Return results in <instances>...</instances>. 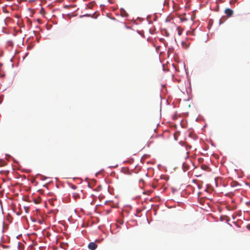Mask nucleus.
Wrapping results in <instances>:
<instances>
[{
	"mask_svg": "<svg viewBox=\"0 0 250 250\" xmlns=\"http://www.w3.org/2000/svg\"><path fill=\"white\" fill-rule=\"evenodd\" d=\"M125 27H126L127 29H130V28L129 27H127V26H125Z\"/></svg>",
	"mask_w": 250,
	"mask_h": 250,
	"instance_id": "nucleus-8",
	"label": "nucleus"
},
{
	"mask_svg": "<svg viewBox=\"0 0 250 250\" xmlns=\"http://www.w3.org/2000/svg\"><path fill=\"white\" fill-rule=\"evenodd\" d=\"M121 14L124 17H126L128 16V14L124 10H121Z\"/></svg>",
	"mask_w": 250,
	"mask_h": 250,
	"instance_id": "nucleus-3",
	"label": "nucleus"
},
{
	"mask_svg": "<svg viewBox=\"0 0 250 250\" xmlns=\"http://www.w3.org/2000/svg\"><path fill=\"white\" fill-rule=\"evenodd\" d=\"M225 13L228 17H230L233 15V11L231 9L227 8L225 11Z\"/></svg>",
	"mask_w": 250,
	"mask_h": 250,
	"instance_id": "nucleus-2",
	"label": "nucleus"
},
{
	"mask_svg": "<svg viewBox=\"0 0 250 250\" xmlns=\"http://www.w3.org/2000/svg\"><path fill=\"white\" fill-rule=\"evenodd\" d=\"M177 30L178 32V34L179 36L181 35L182 32H183V29L181 28L180 26L177 27Z\"/></svg>",
	"mask_w": 250,
	"mask_h": 250,
	"instance_id": "nucleus-4",
	"label": "nucleus"
},
{
	"mask_svg": "<svg viewBox=\"0 0 250 250\" xmlns=\"http://www.w3.org/2000/svg\"><path fill=\"white\" fill-rule=\"evenodd\" d=\"M73 197L75 199H77V198H80L79 195L77 193H74L73 194Z\"/></svg>",
	"mask_w": 250,
	"mask_h": 250,
	"instance_id": "nucleus-5",
	"label": "nucleus"
},
{
	"mask_svg": "<svg viewBox=\"0 0 250 250\" xmlns=\"http://www.w3.org/2000/svg\"><path fill=\"white\" fill-rule=\"evenodd\" d=\"M184 42H182V45H184Z\"/></svg>",
	"mask_w": 250,
	"mask_h": 250,
	"instance_id": "nucleus-9",
	"label": "nucleus"
},
{
	"mask_svg": "<svg viewBox=\"0 0 250 250\" xmlns=\"http://www.w3.org/2000/svg\"><path fill=\"white\" fill-rule=\"evenodd\" d=\"M234 2L233 1V0H230V4H232V3H234Z\"/></svg>",
	"mask_w": 250,
	"mask_h": 250,
	"instance_id": "nucleus-7",
	"label": "nucleus"
},
{
	"mask_svg": "<svg viewBox=\"0 0 250 250\" xmlns=\"http://www.w3.org/2000/svg\"><path fill=\"white\" fill-rule=\"evenodd\" d=\"M88 247L90 250H94L97 248V245L94 242H90L88 244Z\"/></svg>",
	"mask_w": 250,
	"mask_h": 250,
	"instance_id": "nucleus-1",
	"label": "nucleus"
},
{
	"mask_svg": "<svg viewBox=\"0 0 250 250\" xmlns=\"http://www.w3.org/2000/svg\"><path fill=\"white\" fill-rule=\"evenodd\" d=\"M41 13L42 14H43L44 13V9L43 8H42V9L41 10Z\"/></svg>",
	"mask_w": 250,
	"mask_h": 250,
	"instance_id": "nucleus-6",
	"label": "nucleus"
}]
</instances>
